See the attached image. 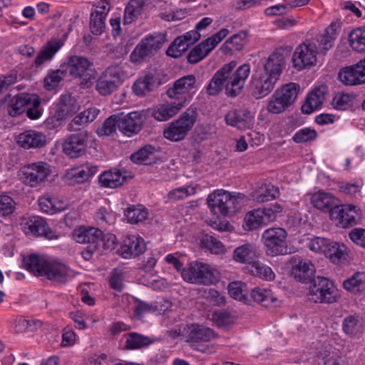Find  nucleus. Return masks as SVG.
I'll list each match as a JSON object with an SVG mask.
<instances>
[{
	"instance_id": "1",
	"label": "nucleus",
	"mask_w": 365,
	"mask_h": 365,
	"mask_svg": "<svg viewBox=\"0 0 365 365\" xmlns=\"http://www.w3.org/2000/svg\"><path fill=\"white\" fill-rule=\"evenodd\" d=\"M236 65L235 61L226 63L213 75L205 87L208 96H217L224 88L226 95L231 98H235L241 93L250 75V66L244 63L232 73Z\"/></svg>"
},
{
	"instance_id": "2",
	"label": "nucleus",
	"mask_w": 365,
	"mask_h": 365,
	"mask_svg": "<svg viewBox=\"0 0 365 365\" xmlns=\"http://www.w3.org/2000/svg\"><path fill=\"white\" fill-rule=\"evenodd\" d=\"M23 266L36 276H46L58 283H66L76 275V272L64 264L34 254L23 259Z\"/></svg>"
},
{
	"instance_id": "3",
	"label": "nucleus",
	"mask_w": 365,
	"mask_h": 365,
	"mask_svg": "<svg viewBox=\"0 0 365 365\" xmlns=\"http://www.w3.org/2000/svg\"><path fill=\"white\" fill-rule=\"evenodd\" d=\"M247 201V197L240 192L216 190L207 197L211 212L218 216H231L236 213Z\"/></svg>"
},
{
	"instance_id": "4",
	"label": "nucleus",
	"mask_w": 365,
	"mask_h": 365,
	"mask_svg": "<svg viewBox=\"0 0 365 365\" xmlns=\"http://www.w3.org/2000/svg\"><path fill=\"white\" fill-rule=\"evenodd\" d=\"M197 118L195 108L190 106L163 130L164 137L173 142L182 140L194 126Z\"/></svg>"
},
{
	"instance_id": "5",
	"label": "nucleus",
	"mask_w": 365,
	"mask_h": 365,
	"mask_svg": "<svg viewBox=\"0 0 365 365\" xmlns=\"http://www.w3.org/2000/svg\"><path fill=\"white\" fill-rule=\"evenodd\" d=\"M309 299L315 303L333 304L340 298L339 289L334 283L327 277L313 279L309 292Z\"/></svg>"
},
{
	"instance_id": "6",
	"label": "nucleus",
	"mask_w": 365,
	"mask_h": 365,
	"mask_svg": "<svg viewBox=\"0 0 365 365\" xmlns=\"http://www.w3.org/2000/svg\"><path fill=\"white\" fill-rule=\"evenodd\" d=\"M182 277L190 283L210 285L219 281L220 274L217 269L210 265L194 262L182 270Z\"/></svg>"
},
{
	"instance_id": "7",
	"label": "nucleus",
	"mask_w": 365,
	"mask_h": 365,
	"mask_svg": "<svg viewBox=\"0 0 365 365\" xmlns=\"http://www.w3.org/2000/svg\"><path fill=\"white\" fill-rule=\"evenodd\" d=\"M299 89L297 83H290L276 90L267 103L268 112L278 114L286 110L295 102Z\"/></svg>"
},
{
	"instance_id": "8",
	"label": "nucleus",
	"mask_w": 365,
	"mask_h": 365,
	"mask_svg": "<svg viewBox=\"0 0 365 365\" xmlns=\"http://www.w3.org/2000/svg\"><path fill=\"white\" fill-rule=\"evenodd\" d=\"M67 69L71 76L81 79V88H88L93 85L96 72L93 62L87 58L76 55L68 57Z\"/></svg>"
},
{
	"instance_id": "9",
	"label": "nucleus",
	"mask_w": 365,
	"mask_h": 365,
	"mask_svg": "<svg viewBox=\"0 0 365 365\" xmlns=\"http://www.w3.org/2000/svg\"><path fill=\"white\" fill-rule=\"evenodd\" d=\"M166 41V35L162 33L150 34L143 38L130 54V59L138 62L158 52Z\"/></svg>"
},
{
	"instance_id": "10",
	"label": "nucleus",
	"mask_w": 365,
	"mask_h": 365,
	"mask_svg": "<svg viewBox=\"0 0 365 365\" xmlns=\"http://www.w3.org/2000/svg\"><path fill=\"white\" fill-rule=\"evenodd\" d=\"M123 71L120 65H112L101 74L96 83V90L102 96L115 91L123 81Z\"/></svg>"
},
{
	"instance_id": "11",
	"label": "nucleus",
	"mask_w": 365,
	"mask_h": 365,
	"mask_svg": "<svg viewBox=\"0 0 365 365\" xmlns=\"http://www.w3.org/2000/svg\"><path fill=\"white\" fill-rule=\"evenodd\" d=\"M287 232L281 227L269 228L264 231L262 240L271 256L284 255L287 252Z\"/></svg>"
},
{
	"instance_id": "12",
	"label": "nucleus",
	"mask_w": 365,
	"mask_h": 365,
	"mask_svg": "<svg viewBox=\"0 0 365 365\" xmlns=\"http://www.w3.org/2000/svg\"><path fill=\"white\" fill-rule=\"evenodd\" d=\"M147 115L144 110L132 111L128 113H118V130L124 135L131 137L138 134L146 120Z\"/></svg>"
},
{
	"instance_id": "13",
	"label": "nucleus",
	"mask_w": 365,
	"mask_h": 365,
	"mask_svg": "<svg viewBox=\"0 0 365 365\" xmlns=\"http://www.w3.org/2000/svg\"><path fill=\"white\" fill-rule=\"evenodd\" d=\"M317 52L314 43L305 41L295 48L292 56L293 66L297 71L311 68L317 63Z\"/></svg>"
},
{
	"instance_id": "14",
	"label": "nucleus",
	"mask_w": 365,
	"mask_h": 365,
	"mask_svg": "<svg viewBox=\"0 0 365 365\" xmlns=\"http://www.w3.org/2000/svg\"><path fill=\"white\" fill-rule=\"evenodd\" d=\"M88 141V132L79 130L66 136L63 142V153L70 158H78L86 154Z\"/></svg>"
},
{
	"instance_id": "15",
	"label": "nucleus",
	"mask_w": 365,
	"mask_h": 365,
	"mask_svg": "<svg viewBox=\"0 0 365 365\" xmlns=\"http://www.w3.org/2000/svg\"><path fill=\"white\" fill-rule=\"evenodd\" d=\"M79 108L77 101L70 94L62 95L56 103L53 114L48 118V122L53 126L59 125L63 120L78 112Z\"/></svg>"
},
{
	"instance_id": "16",
	"label": "nucleus",
	"mask_w": 365,
	"mask_h": 365,
	"mask_svg": "<svg viewBox=\"0 0 365 365\" xmlns=\"http://www.w3.org/2000/svg\"><path fill=\"white\" fill-rule=\"evenodd\" d=\"M331 219L342 228L353 227L361 220V210L353 205H337L331 212Z\"/></svg>"
},
{
	"instance_id": "17",
	"label": "nucleus",
	"mask_w": 365,
	"mask_h": 365,
	"mask_svg": "<svg viewBox=\"0 0 365 365\" xmlns=\"http://www.w3.org/2000/svg\"><path fill=\"white\" fill-rule=\"evenodd\" d=\"M277 80L267 74H254L250 83L251 95L257 99H261L269 95L274 89Z\"/></svg>"
},
{
	"instance_id": "18",
	"label": "nucleus",
	"mask_w": 365,
	"mask_h": 365,
	"mask_svg": "<svg viewBox=\"0 0 365 365\" xmlns=\"http://www.w3.org/2000/svg\"><path fill=\"white\" fill-rule=\"evenodd\" d=\"M23 230L27 235L43 237L50 240H56L59 236L48 226L43 218L38 216L31 217L24 225Z\"/></svg>"
},
{
	"instance_id": "19",
	"label": "nucleus",
	"mask_w": 365,
	"mask_h": 365,
	"mask_svg": "<svg viewBox=\"0 0 365 365\" xmlns=\"http://www.w3.org/2000/svg\"><path fill=\"white\" fill-rule=\"evenodd\" d=\"M49 165L46 163L38 162L24 166L22 169L25 183L35 187L43 182L50 174Z\"/></svg>"
},
{
	"instance_id": "20",
	"label": "nucleus",
	"mask_w": 365,
	"mask_h": 365,
	"mask_svg": "<svg viewBox=\"0 0 365 365\" xmlns=\"http://www.w3.org/2000/svg\"><path fill=\"white\" fill-rule=\"evenodd\" d=\"M339 80L346 86H355L365 83V58L356 64L345 67L339 73Z\"/></svg>"
},
{
	"instance_id": "21",
	"label": "nucleus",
	"mask_w": 365,
	"mask_h": 365,
	"mask_svg": "<svg viewBox=\"0 0 365 365\" xmlns=\"http://www.w3.org/2000/svg\"><path fill=\"white\" fill-rule=\"evenodd\" d=\"M196 78L194 75H187L176 80L173 87L167 90V95L170 98H177L180 101L183 98L187 96L192 97L193 93L190 91L195 88Z\"/></svg>"
},
{
	"instance_id": "22",
	"label": "nucleus",
	"mask_w": 365,
	"mask_h": 365,
	"mask_svg": "<svg viewBox=\"0 0 365 365\" xmlns=\"http://www.w3.org/2000/svg\"><path fill=\"white\" fill-rule=\"evenodd\" d=\"M110 9V4L106 0H101L92 10L90 16V29L92 34L100 35L103 32L106 27L105 21Z\"/></svg>"
},
{
	"instance_id": "23",
	"label": "nucleus",
	"mask_w": 365,
	"mask_h": 365,
	"mask_svg": "<svg viewBox=\"0 0 365 365\" xmlns=\"http://www.w3.org/2000/svg\"><path fill=\"white\" fill-rule=\"evenodd\" d=\"M191 99L192 96H187L178 102L161 104L153 110V116L158 121H166L175 116Z\"/></svg>"
},
{
	"instance_id": "24",
	"label": "nucleus",
	"mask_w": 365,
	"mask_h": 365,
	"mask_svg": "<svg viewBox=\"0 0 365 365\" xmlns=\"http://www.w3.org/2000/svg\"><path fill=\"white\" fill-rule=\"evenodd\" d=\"M274 215L272 212L266 213L263 208H258L249 212L245 217L243 227L246 230H253L261 226L273 222Z\"/></svg>"
},
{
	"instance_id": "25",
	"label": "nucleus",
	"mask_w": 365,
	"mask_h": 365,
	"mask_svg": "<svg viewBox=\"0 0 365 365\" xmlns=\"http://www.w3.org/2000/svg\"><path fill=\"white\" fill-rule=\"evenodd\" d=\"M47 138L42 132L28 130L20 133L17 138L18 145L24 149L41 148L46 144Z\"/></svg>"
},
{
	"instance_id": "26",
	"label": "nucleus",
	"mask_w": 365,
	"mask_h": 365,
	"mask_svg": "<svg viewBox=\"0 0 365 365\" xmlns=\"http://www.w3.org/2000/svg\"><path fill=\"white\" fill-rule=\"evenodd\" d=\"M216 337L217 334L212 329L202 325L192 324L189 327L187 341L195 347L197 344L208 342Z\"/></svg>"
},
{
	"instance_id": "27",
	"label": "nucleus",
	"mask_w": 365,
	"mask_h": 365,
	"mask_svg": "<svg viewBox=\"0 0 365 365\" xmlns=\"http://www.w3.org/2000/svg\"><path fill=\"white\" fill-rule=\"evenodd\" d=\"M133 175L126 171L116 170L115 171H104L98 178L99 183L102 187L116 188L121 186L128 178H132Z\"/></svg>"
},
{
	"instance_id": "28",
	"label": "nucleus",
	"mask_w": 365,
	"mask_h": 365,
	"mask_svg": "<svg viewBox=\"0 0 365 365\" xmlns=\"http://www.w3.org/2000/svg\"><path fill=\"white\" fill-rule=\"evenodd\" d=\"M145 250V244L143 238L138 235L128 236L121 246V255L123 258L135 257Z\"/></svg>"
},
{
	"instance_id": "29",
	"label": "nucleus",
	"mask_w": 365,
	"mask_h": 365,
	"mask_svg": "<svg viewBox=\"0 0 365 365\" xmlns=\"http://www.w3.org/2000/svg\"><path fill=\"white\" fill-rule=\"evenodd\" d=\"M98 171L96 166H85L81 168H73L66 173L63 177L66 183L69 185L81 184L87 181Z\"/></svg>"
},
{
	"instance_id": "30",
	"label": "nucleus",
	"mask_w": 365,
	"mask_h": 365,
	"mask_svg": "<svg viewBox=\"0 0 365 365\" xmlns=\"http://www.w3.org/2000/svg\"><path fill=\"white\" fill-rule=\"evenodd\" d=\"M325 87L315 88L307 96L306 101L302 106V112L310 114L321 107L325 101Z\"/></svg>"
},
{
	"instance_id": "31",
	"label": "nucleus",
	"mask_w": 365,
	"mask_h": 365,
	"mask_svg": "<svg viewBox=\"0 0 365 365\" xmlns=\"http://www.w3.org/2000/svg\"><path fill=\"white\" fill-rule=\"evenodd\" d=\"M73 237L75 240L81 244L98 245L99 246V239L102 235V231L96 227H81L73 231Z\"/></svg>"
},
{
	"instance_id": "32",
	"label": "nucleus",
	"mask_w": 365,
	"mask_h": 365,
	"mask_svg": "<svg viewBox=\"0 0 365 365\" xmlns=\"http://www.w3.org/2000/svg\"><path fill=\"white\" fill-rule=\"evenodd\" d=\"M232 259L240 264H248L251 266L257 261L256 250L252 244L245 243L236 247L232 253Z\"/></svg>"
},
{
	"instance_id": "33",
	"label": "nucleus",
	"mask_w": 365,
	"mask_h": 365,
	"mask_svg": "<svg viewBox=\"0 0 365 365\" xmlns=\"http://www.w3.org/2000/svg\"><path fill=\"white\" fill-rule=\"evenodd\" d=\"M247 31H240L226 40L221 46V51L225 54L232 53L235 51H242L247 42Z\"/></svg>"
},
{
	"instance_id": "34",
	"label": "nucleus",
	"mask_w": 365,
	"mask_h": 365,
	"mask_svg": "<svg viewBox=\"0 0 365 365\" xmlns=\"http://www.w3.org/2000/svg\"><path fill=\"white\" fill-rule=\"evenodd\" d=\"M284 56L279 53H272L264 65V73L267 76H273L278 81L282 71Z\"/></svg>"
},
{
	"instance_id": "35",
	"label": "nucleus",
	"mask_w": 365,
	"mask_h": 365,
	"mask_svg": "<svg viewBox=\"0 0 365 365\" xmlns=\"http://www.w3.org/2000/svg\"><path fill=\"white\" fill-rule=\"evenodd\" d=\"M336 198L331 194L324 192H318L312 195L311 202L313 206L323 212H331L335 206H337Z\"/></svg>"
},
{
	"instance_id": "36",
	"label": "nucleus",
	"mask_w": 365,
	"mask_h": 365,
	"mask_svg": "<svg viewBox=\"0 0 365 365\" xmlns=\"http://www.w3.org/2000/svg\"><path fill=\"white\" fill-rule=\"evenodd\" d=\"M314 272V266L309 260L300 259L292 268L293 275L302 282L310 281Z\"/></svg>"
},
{
	"instance_id": "37",
	"label": "nucleus",
	"mask_w": 365,
	"mask_h": 365,
	"mask_svg": "<svg viewBox=\"0 0 365 365\" xmlns=\"http://www.w3.org/2000/svg\"><path fill=\"white\" fill-rule=\"evenodd\" d=\"M31 94L21 93L13 97L8 106V113L12 117H16L25 112L31 102Z\"/></svg>"
},
{
	"instance_id": "38",
	"label": "nucleus",
	"mask_w": 365,
	"mask_h": 365,
	"mask_svg": "<svg viewBox=\"0 0 365 365\" xmlns=\"http://www.w3.org/2000/svg\"><path fill=\"white\" fill-rule=\"evenodd\" d=\"M62 46L63 42L61 40H53L48 42L36 57L35 66L38 67L45 62L51 61Z\"/></svg>"
},
{
	"instance_id": "39",
	"label": "nucleus",
	"mask_w": 365,
	"mask_h": 365,
	"mask_svg": "<svg viewBox=\"0 0 365 365\" xmlns=\"http://www.w3.org/2000/svg\"><path fill=\"white\" fill-rule=\"evenodd\" d=\"M342 330L347 336L355 337L363 332V324L358 314H350L342 321Z\"/></svg>"
},
{
	"instance_id": "40",
	"label": "nucleus",
	"mask_w": 365,
	"mask_h": 365,
	"mask_svg": "<svg viewBox=\"0 0 365 365\" xmlns=\"http://www.w3.org/2000/svg\"><path fill=\"white\" fill-rule=\"evenodd\" d=\"M155 148L151 145H146L130 156V160L136 164L151 165L155 163Z\"/></svg>"
},
{
	"instance_id": "41",
	"label": "nucleus",
	"mask_w": 365,
	"mask_h": 365,
	"mask_svg": "<svg viewBox=\"0 0 365 365\" xmlns=\"http://www.w3.org/2000/svg\"><path fill=\"white\" fill-rule=\"evenodd\" d=\"M149 0H130L124 11V24H130L142 13L143 7Z\"/></svg>"
},
{
	"instance_id": "42",
	"label": "nucleus",
	"mask_w": 365,
	"mask_h": 365,
	"mask_svg": "<svg viewBox=\"0 0 365 365\" xmlns=\"http://www.w3.org/2000/svg\"><path fill=\"white\" fill-rule=\"evenodd\" d=\"M346 247L343 244L329 241L324 255L328 257L331 262L334 264H339L342 259H345L346 255Z\"/></svg>"
},
{
	"instance_id": "43",
	"label": "nucleus",
	"mask_w": 365,
	"mask_h": 365,
	"mask_svg": "<svg viewBox=\"0 0 365 365\" xmlns=\"http://www.w3.org/2000/svg\"><path fill=\"white\" fill-rule=\"evenodd\" d=\"M249 117V112L242 110H234L227 113L225 120L227 125L241 129L246 126Z\"/></svg>"
},
{
	"instance_id": "44",
	"label": "nucleus",
	"mask_w": 365,
	"mask_h": 365,
	"mask_svg": "<svg viewBox=\"0 0 365 365\" xmlns=\"http://www.w3.org/2000/svg\"><path fill=\"white\" fill-rule=\"evenodd\" d=\"M213 49L210 45L204 40L195 46L187 54V61L191 64H195L205 58Z\"/></svg>"
},
{
	"instance_id": "45",
	"label": "nucleus",
	"mask_w": 365,
	"mask_h": 365,
	"mask_svg": "<svg viewBox=\"0 0 365 365\" xmlns=\"http://www.w3.org/2000/svg\"><path fill=\"white\" fill-rule=\"evenodd\" d=\"M351 47L358 51H365V26L353 29L349 35Z\"/></svg>"
},
{
	"instance_id": "46",
	"label": "nucleus",
	"mask_w": 365,
	"mask_h": 365,
	"mask_svg": "<svg viewBox=\"0 0 365 365\" xmlns=\"http://www.w3.org/2000/svg\"><path fill=\"white\" fill-rule=\"evenodd\" d=\"M148 214L147 209L142 205H131L125 212L128 222L131 224L143 222L147 219Z\"/></svg>"
},
{
	"instance_id": "47",
	"label": "nucleus",
	"mask_w": 365,
	"mask_h": 365,
	"mask_svg": "<svg viewBox=\"0 0 365 365\" xmlns=\"http://www.w3.org/2000/svg\"><path fill=\"white\" fill-rule=\"evenodd\" d=\"M250 297L255 302L265 307L271 306L277 301V299L272 295L270 290L259 287L254 288L250 293Z\"/></svg>"
},
{
	"instance_id": "48",
	"label": "nucleus",
	"mask_w": 365,
	"mask_h": 365,
	"mask_svg": "<svg viewBox=\"0 0 365 365\" xmlns=\"http://www.w3.org/2000/svg\"><path fill=\"white\" fill-rule=\"evenodd\" d=\"M156 78L153 76H145L143 80H138L133 86V93L139 96L145 95L156 86Z\"/></svg>"
},
{
	"instance_id": "49",
	"label": "nucleus",
	"mask_w": 365,
	"mask_h": 365,
	"mask_svg": "<svg viewBox=\"0 0 365 365\" xmlns=\"http://www.w3.org/2000/svg\"><path fill=\"white\" fill-rule=\"evenodd\" d=\"M245 286L241 282H232L227 287L228 293L232 298L242 302L245 304H249L250 299L247 298L245 290L243 289Z\"/></svg>"
},
{
	"instance_id": "50",
	"label": "nucleus",
	"mask_w": 365,
	"mask_h": 365,
	"mask_svg": "<svg viewBox=\"0 0 365 365\" xmlns=\"http://www.w3.org/2000/svg\"><path fill=\"white\" fill-rule=\"evenodd\" d=\"M150 343L151 341L149 338L133 332L128 334L127 336L125 347L128 349H140L148 346Z\"/></svg>"
},
{
	"instance_id": "51",
	"label": "nucleus",
	"mask_w": 365,
	"mask_h": 365,
	"mask_svg": "<svg viewBox=\"0 0 365 365\" xmlns=\"http://www.w3.org/2000/svg\"><path fill=\"white\" fill-rule=\"evenodd\" d=\"M361 273H356L351 277L343 282V287L347 291L352 293L361 292L365 288V282L361 278Z\"/></svg>"
},
{
	"instance_id": "52",
	"label": "nucleus",
	"mask_w": 365,
	"mask_h": 365,
	"mask_svg": "<svg viewBox=\"0 0 365 365\" xmlns=\"http://www.w3.org/2000/svg\"><path fill=\"white\" fill-rule=\"evenodd\" d=\"M354 97L353 95L339 93L332 100L333 108L339 110H345L353 106Z\"/></svg>"
},
{
	"instance_id": "53",
	"label": "nucleus",
	"mask_w": 365,
	"mask_h": 365,
	"mask_svg": "<svg viewBox=\"0 0 365 365\" xmlns=\"http://www.w3.org/2000/svg\"><path fill=\"white\" fill-rule=\"evenodd\" d=\"M189 46L190 45L187 42L185 41L183 38L180 36L173 41L167 49L166 53L168 56L173 58H179L187 50Z\"/></svg>"
},
{
	"instance_id": "54",
	"label": "nucleus",
	"mask_w": 365,
	"mask_h": 365,
	"mask_svg": "<svg viewBox=\"0 0 365 365\" xmlns=\"http://www.w3.org/2000/svg\"><path fill=\"white\" fill-rule=\"evenodd\" d=\"M201 245L203 248L215 255L224 252L222 243L215 237L209 235H205L202 237Z\"/></svg>"
},
{
	"instance_id": "55",
	"label": "nucleus",
	"mask_w": 365,
	"mask_h": 365,
	"mask_svg": "<svg viewBox=\"0 0 365 365\" xmlns=\"http://www.w3.org/2000/svg\"><path fill=\"white\" fill-rule=\"evenodd\" d=\"M66 76V72L61 69L51 71L44 78V86L48 91L56 88Z\"/></svg>"
},
{
	"instance_id": "56",
	"label": "nucleus",
	"mask_w": 365,
	"mask_h": 365,
	"mask_svg": "<svg viewBox=\"0 0 365 365\" xmlns=\"http://www.w3.org/2000/svg\"><path fill=\"white\" fill-rule=\"evenodd\" d=\"M251 272L254 275L267 281L274 279L275 277L269 267L257 261L251 266Z\"/></svg>"
},
{
	"instance_id": "57",
	"label": "nucleus",
	"mask_w": 365,
	"mask_h": 365,
	"mask_svg": "<svg viewBox=\"0 0 365 365\" xmlns=\"http://www.w3.org/2000/svg\"><path fill=\"white\" fill-rule=\"evenodd\" d=\"M118 113L112 115L108 118L103 124L97 129V134L98 135H109L115 132L116 128H118Z\"/></svg>"
},
{
	"instance_id": "58",
	"label": "nucleus",
	"mask_w": 365,
	"mask_h": 365,
	"mask_svg": "<svg viewBox=\"0 0 365 365\" xmlns=\"http://www.w3.org/2000/svg\"><path fill=\"white\" fill-rule=\"evenodd\" d=\"M40 104L41 101L39 97L36 95H32L31 102L25 110L29 118L31 120H37L41 116L42 109Z\"/></svg>"
},
{
	"instance_id": "59",
	"label": "nucleus",
	"mask_w": 365,
	"mask_h": 365,
	"mask_svg": "<svg viewBox=\"0 0 365 365\" xmlns=\"http://www.w3.org/2000/svg\"><path fill=\"white\" fill-rule=\"evenodd\" d=\"M317 137V133L314 129L304 128L297 130L292 139L297 143H304L315 140Z\"/></svg>"
},
{
	"instance_id": "60",
	"label": "nucleus",
	"mask_w": 365,
	"mask_h": 365,
	"mask_svg": "<svg viewBox=\"0 0 365 365\" xmlns=\"http://www.w3.org/2000/svg\"><path fill=\"white\" fill-rule=\"evenodd\" d=\"M38 205L41 210L45 213L54 214L61 210V208L56 205V200L48 195L40 197Z\"/></svg>"
},
{
	"instance_id": "61",
	"label": "nucleus",
	"mask_w": 365,
	"mask_h": 365,
	"mask_svg": "<svg viewBox=\"0 0 365 365\" xmlns=\"http://www.w3.org/2000/svg\"><path fill=\"white\" fill-rule=\"evenodd\" d=\"M99 252L111 251L115 247L116 237L111 233L103 234L99 239Z\"/></svg>"
},
{
	"instance_id": "62",
	"label": "nucleus",
	"mask_w": 365,
	"mask_h": 365,
	"mask_svg": "<svg viewBox=\"0 0 365 365\" xmlns=\"http://www.w3.org/2000/svg\"><path fill=\"white\" fill-rule=\"evenodd\" d=\"M96 221L101 225L114 223L115 215L104 207H100L95 214Z\"/></svg>"
},
{
	"instance_id": "63",
	"label": "nucleus",
	"mask_w": 365,
	"mask_h": 365,
	"mask_svg": "<svg viewBox=\"0 0 365 365\" xmlns=\"http://www.w3.org/2000/svg\"><path fill=\"white\" fill-rule=\"evenodd\" d=\"M15 209L14 200L6 195H0V215L7 216L11 214Z\"/></svg>"
},
{
	"instance_id": "64",
	"label": "nucleus",
	"mask_w": 365,
	"mask_h": 365,
	"mask_svg": "<svg viewBox=\"0 0 365 365\" xmlns=\"http://www.w3.org/2000/svg\"><path fill=\"white\" fill-rule=\"evenodd\" d=\"M195 188L193 187H181L175 188L169 192L168 197L170 200H178L187 197L188 195L194 194Z\"/></svg>"
}]
</instances>
